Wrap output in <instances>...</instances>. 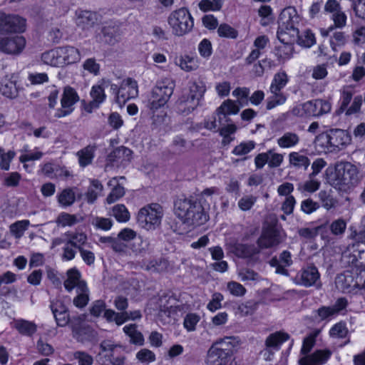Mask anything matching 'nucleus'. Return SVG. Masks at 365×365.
<instances>
[{
	"label": "nucleus",
	"mask_w": 365,
	"mask_h": 365,
	"mask_svg": "<svg viewBox=\"0 0 365 365\" xmlns=\"http://www.w3.org/2000/svg\"><path fill=\"white\" fill-rule=\"evenodd\" d=\"M25 20L16 15L0 13V52L9 55H19L26 46L22 36L14 35L24 32Z\"/></svg>",
	"instance_id": "nucleus-1"
},
{
	"label": "nucleus",
	"mask_w": 365,
	"mask_h": 365,
	"mask_svg": "<svg viewBox=\"0 0 365 365\" xmlns=\"http://www.w3.org/2000/svg\"><path fill=\"white\" fill-rule=\"evenodd\" d=\"M359 170L349 162L337 163L334 168H327L326 179L327 182L340 191H345L356 186L360 181Z\"/></svg>",
	"instance_id": "nucleus-2"
},
{
	"label": "nucleus",
	"mask_w": 365,
	"mask_h": 365,
	"mask_svg": "<svg viewBox=\"0 0 365 365\" xmlns=\"http://www.w3.org/2000/svg\"><path fill=\"white\" fill-rule=\"evenodd\" d=\"M299 16L293 7L283 9L278 19L277 38L283 43H292L299 37Z\"/></svg>",
	"instance_id": "nucleus-3"
},
{
	"label": "nucleus",
	"mask_w": 365,
	"mask_h": 365,
	"mask_svg": "<svg viewBox=\"0 0 365 365\" xmlns=\"http://www.w3.org/2000/svg\"><path fill=\"white\" fill-rule=\"evenodd\" d=\"M232 340V337H225L212 345L207 351L208 365H235Z\"/></svg>",
	"instance_id": "nucleus-4"
},
{
	"label": "nucleus",
	"mask_w": 365,
	"mask_h": 365,
	"mask_svg": "<svg viewBox=\"0 0 365 365\" xmlns=\"http://www.w3.org/2000/svg\"><path fill=\"white\" fill-rule=\"evenodd\" d=\"M168 22L173 34L177 36L189 33L194 26L193 18L185 7L172 11L168 18Z\"/></svg>",
	"instance_id": "nucleus-5"
},
{
	"label": "nucleus",
	"mask_w": 365,
	"mask_h": 365,
	"mask_svg": "<svg viewBox=\"0 0 365 365\" xmlns=\"http://www.w3.org/2000/svg\"><path fill=\"white\" fill-rule=\"evenodd\" d=\"M162 217V207L158 203H154L141 208L137 219L140 227L147 230H151L160 225Z\"/></svg>",
	"instance_id": "nucleus-6"
},
{
	"label": "nucleus",
	"mask_w": 365,
	"mask_h": 365,
	"mask_svg": "<svg viewBox=\"0 0 365 365\" xmlns=\"http://www.w3.org/2000/svg\"><path fill=\"white\" fill-rule=\"evenodd\" d=\"M289 339V335L282 331L270 334L264 341V348L260 354L266 361H271L276 351L279 350L282 344Z\"/></svg>",
	"instance_id": "nucleus-7"
},
{
	"label": "nucleus",
	"mask_w": 365,
	"mask_h": 365,
	"mask_svg": "<svg viewBox=\"0 0 365 365\" xmlns=\"http://www.w3.org/2000/svg\"><path fill=\"white\" fill-rule=\"evenodd\" d=\"M334 149H341L351 143V138L349 133L341 129H331L318 136Z\"/></svg>",
	"instance_id": "nucleus-8"
},
{
	"label": "nucleus",
	"mask_w": 365,
	"mask_h": 365,
	"mask_svg": "<svg viewBox=\"0 0 365 365\" xmlns=\"http://www.w3.org/2000/svg\"><path fill=\"white\" fill-rule=\"evenodd\" d=\"M79 101V96L74 88L68 86L64 87L61 98V107L57 109L55 117L60 118L71 114L73 110V106Z\"/></svg>",
	"instance_id": "nucleus-9"
},
{
	"label": "nucleus",
	"mask_w": 365,
	"mask_h": 365,
	"mask_svg": "<svg viewBox=\"0 0 365 365\" xmlns=\"http://www.w3.org/2000/svg\"><path fill=\"white\" fill-rule=\"evenodd\" d=\"M228 252L235 255L237 257L245 259H253L259 255V248L252 244H243L237 240H231L226 245Z\"/></svg>",
	"instance_id": "nucleus-10"
},
{
	"label": "nucleus",
	"mask_w": 365,
	"mask_h": 365,
	"mask_svg": "<svg viewBox=\"0 0 365 365\" xmlns=\"http://www.w3.org/2000/svg\"><path fill=\"white\" fill-rule=\"evenodd\" d=\"M283 236L280 232L273 226L264 229L260 237L257 240V246L262 250L271 248L280 244L283 241Z\"/></svg>",
	"instance_id": "nucleus-11"
},
{
	"label": "nucleus",
	"mask_w": 365,
	"mask_h": 365,
	"mask_svg": "<svg viewBox=\"0 0 365 365\" xmlns=\"http://www.w3.org/2000/svg\"><path fill=\"white\" fill-rule=\"evenodd\" d=\"M332 352L327 349H317L313 353L303 354L299 359V365H324L331 357Z\"/></svg>",
	"instance_id": "nucleus-12"
},
{
	"label": "nucleus",
	"mask_w": 365,
	"mask_h": 365,
	"mask_svg": "<svg viewBox=\"0 0 365 365\" xmlns=\"http://www.w3.org/2000/svg\"><path fill=\"white\" fill-rule=\"evenodd\" d=\"M197 202V200L190 197H179L174 202L175 215L185 223L187 216L190 215L191 208Z\"/></svg>",
	"instance_id": "nucleus-13"
},
{
	"label": "nucleus",
	"mask_w": 365,
	"mask_h": 365,
	"mask_svg": "<svg viewBox=\"0 0 365 365\" xmlns=\"http://www.w3.org/2000/svg\"><path fill=\"white\" fill-rule=\"evenodd\" d=\"M319 273L314 266H309L303 269L294 279L297 284L303 285L306 287L314 285L319 279Z\"/></svg>",
	"instance_id": "nucleus-14"
},
{
	"label": "nucleus",
	"mask_w": 365,
	"mask_h": 365,
	"mask_svg": "<svg viewBox=\"0 0 365 365\" xmlns=\"http://www.w3.org/2000/svg\"><path fill=\"white\" fill-rule=\"evenodd\" d=\"M67 279L64 282V287L68 292H71L76 287L77 292H88L86 282L81 280V273L75 268L67 271Z\"/></svg>",
	"instance_id": "nucleus-15"
},
{
	"label": "nucleus",
	"mask_w": 365,
	"mask_h": 365,
	"mask_svg": "<svg viewBox=\"0 0 365 365\" xmlns=\"http://www.w3.org/2000/svg\"><path fill=\"white\" fill-rule=\"evenodd\" d=\"M132 154L133 151L130 149L125 146L118 147L108 155L106 166L109 165L113 166L115 163L118 165L130 162Z\"/></svg>",
	"instance_id": "nucleus-16"
},
{
	"label": "nucleus",
	"mask_w": 365,
	"mask_h": 365,
	"mask_svg": "<svg viewBox=\"0 0 365 365\" xmlns=\"http://www.w3.org/2000/svg\"><path fill=\"white\" fill-rule=\"evenodd\" d=\"M308 116L319 117L330 112L331 104L322 99H316L306 102Z\"/></svg>",
	"instance_id": "nucleus-17"
},
{
	"label": "nucleus",
	"mask_w": 365,
	"mask_h": 365,
	"mask_svg": "<svg viewBox=\"0 0 365 365\" xmlns=\"http://www.w3.org/2000/svg\"><path fill=\"white\" fill-rule=\"evenodd\" d=\"M190 215L187 216L185 223L190 225H201L205 223L208 220V215L205 211L204 207L200 202H197L191 208Z\"/></svg>",
	"instance_id": "nucleus-18"
},
{
	"label": "nucleus",
	"mask_w": 365,
	"mask_h": 365,
	"mask_svg": "<svg viewBox=\"0 0 365 365\" xmlns=\"http://www.w3.org/2000/svg\"><path fill=\"white\" fill-rule=\"evenodd\" d=\"M200 102L195 97L185 93L179 98L177 102L178 113L183 115H187L200 106Z\"/></svg>",
	"instance_id": "nucleus-19"
},
{
	"label": "nucleus",
	"mask_w": 365,
	"mask_h": 365,
	"mask_svg": "<svg viewBox=\"0 0 365 365\" xmlns=\"http://www.w3.org/2000/svg\"><path fill=\"white\" fill-rule=\"evenodd\" d=\"M239 110V106L235 101L230 99L225 101L216 110L219 125L222 124L223 120L228 122L230 119L227 116L231 114H237Z\"/></svg>",
	"instance_id": "nucleus-20"
},
{
	"label": "nucleus",
	"mask_w": 365,
	"mask_h": 365,
	"mask_svg": "<svg viewBox=\"0 0 365 365\" xmlns=\"http://www.w3.org/2000/svg\"><path fill=\"white\" fill-rule=\"evenodd\" d=\"M19 87L16 81L8 78H3L0 82V93L4 97L14 99L19 96Z\"/></svg>",
	"instance_id": "nucleus-21"
},
{
	"label": "nucleus",
	"mask_w": 365,
	"mask_h": 365,
	"mask_svg": "<svg viewBox=\"0 0 365 365\" xmlns=\"http://www.w3.org/2000/svg\"><path fill=\"white\" fill-rule=\"evenodd\" d=\"M109 84V81L103 80L101 85L93 86L91 95L93 100L90 103L91 108H98L99 104L104 101L106 97L104 89L106 87H108Z\"/></svg>",
	"instance_id": "nucleus-22"
},
{
	"label": "nucleus",
	"mask_w": 365,
	"mask_h": 365,
	"mask_svg": "<svg viewBox=\"0 0 365 365\" xmlns=\"http://www.w3.org/2000/svg\"><path fill=\"white\" fill-rule=\"evenodd\" d=\"M59 52L63 61V66L73 63L80 60L79 51L75 47H59Z\"/></svg>",
	"instance_id": "nucleus-23"
},
{
	"label": "nucleus",
	"mask_w": 365,
	"mask_h": 365,
	"mask_svg": "<svg viewBox=\"0 0 365 365\" xmlns=\"http://www.w3.org/2000/svg\"><path fill=\"white\" fill-rule=\"evenodd\" d=\"M41 60L45 64L51 66H63V61L60 55L59 48L43 53Z\"/></svg>",
	"instance_id": "nucleus-24"
},
{
	"label": "nucleus",
	"mask_w": 365,
	"mask_h": 365,
	"mask_svg": "<svg viewBox=\"0 0 365 365\" xmlns=\"http://www.w3.org/2000/svg\"><path fill=\"white\" fill-rule=\"evenodd\" d=\"M97 19L96 13L90 11H83L78 14L77 25L81 26L83 29H88L93 26Z\"/></svg>",
	"instance_id": "nucleus-25"
},
{
	"label": "nucleus",
	"mask_w": 365,
	"mask_h": 365,
	"mask_svg": "<svg viewBox=\"0 0 365 365\" xmlns=\"http://www.w3.org/2000/svg\"><path fill=\"white\" fill-rule=\"evenodd\" d=\"M56 323L59 327L66 326L69 322V314L66 307L60 303L51 307Z\"/></svg>",
	"instance_id": "nucleus-26"
},
{
	"label": "nucleus",
	"mask_w": 365,
	"mask_h": 365,
	"mask_svg": "<svg viewBox=\"0 0 365 365\" xmlns=\"http://www.w3.org/2000/svg\"><path fill=\"white\" fill-rule=\"evenodd\" d=\"M156 86L158 88V89H160L161 100H160V103L166 104V103L168 101L170 96L173 93V91L175 88L174 82L168 80L159 83Z\"/></svg>",
	"instance_id": "nucleus-27"
},
{
	"label": "nucleus",
	"mask_w": 365,
	"mask_h": 365,
	"mask_svg": "<svg viewBox=\"0 0 365 365\" xmlns=\"http://www.w3.org/2000/svg\"><path fill=\"white\" fill-rule=\"evenodd\" d=\"M175 63L180 66L182 70L186 72L195 71L199 66L197 60L189 56H180L176 58Z\"/></svg>",
	"instance_id": "nucleus-28"
},
{
	"label": "nucleus",
	"mask_w": 365,
	"mask_h": 365,
	"mask_svg": "<svg viewBox=\"0 0 365 365\" xmlns=\"http://www.w3.org/2000/svg\"><path fill=\"white\" fill-rule=\"evenodd\" d=\"M77 187H68L63 189L58 196V202L60 205L67 207L73 204L76 200V192Z\"/></svg>",
	"instance_id": "nucleus-29"
},
{
	"label": "nucleus",
	"mask_w": 365,
	"mask_h": 365,
	"mask_svg": "<svg viewBox=\"0 0 365 365\" xmlns=\"http://www.w3.org/2000/svg\"><path fill=\"white\" fill-rule=\"evenodd\" d=\"M299 142V137L295 133L287 132L278 138L277 144L280 148H289L297 145Z\"/></svg>",
	"instance_id": "nucleus-30"
},
{
	"label": "nucleus",
	"mask_w": 365,
	"mask_h": 365,
	"mask_svg": "<svg viewBox=\"0 0 365 365\" xmlns=\"http://www.w3.org/2000/svg\"><path fill=\"white\" fill-rule=\"evenodd\" d=\"M15 328L21 334L26 336H32L37 330V326L34 322L24 319L16 321Z\"/></svg>",
	"instance_id": "nucleus-31"
},
{
	"label": "nucleus",
	"mask_w": 365,
	"mask_h": 365,
	"mask_svg": "<svg viewBox=\"0 0 365 365\" xmlns=\"http://www.w3.org/2000/svg\"><path fill=\"white\" fill-rule=\"evenodd\" d=\"M318 195L322 206L327 210L335 208L338 205V200L333 197L331 190H321Z\"/></svg>",
	"instance_id": "nucleus-32"
},
{
	"label": "nucleus",
	"mask_w": 365,
	"mask_h": 365,
	"mask_svg": "<svg viewBox=\"0 0 365 365\" xmlns=\"http://www.w3.org/2000/svg\"><path fill=\"white\" fill-rule=\"evenodd\" d=\"M102 32L106 41L110 44L113 45L120 39L121 31L118 27L105 26Z\"/></svg>",
	"instance_id": "nucleus-33"
},
{
	"label": "nucleus",
	"mask_w": 365,
	"mask_h": 365,
	"mask_svg": "<svg viewBox=\"0 0 365 365\" xmlns=\"http://www.w3.org/2000/svg\"><path fill=\"white\" fill-rule=\"evenodd\" d=\"M135 324H129L123 328L124 332L130 338V342L134 344L142 345L144 341L143 334L137 330Z\"/></svg>",
	"instance_id": "nucleus-34"
},
{
	"label": "nucleus",
	"mask_w": 365,
	"mask_h": 365,
	"mask_svg": "<svg viewBox=\"0 0 365 365\" xmlns=\"http://www.w3.org/2000/svg\"><path fill=\"white\" fill-rule=\"evenodd\" d=\"M287 81L288 77L285 72L276 73L270 86V92H281V90L286 86Z\"/></svg>",
	"instance_id": "nucleus-35"
},
{
	"label": "nucleus",
	"mask_w": 365,
	"mask_h": 365,
	"mask_svg": "<svg viewBox=\"0 0 365 365\" xmlns=\"http://www.w3.org/2000/svg\"><path fill=\"white\" fill-rule=\"evenodd\" d=\"M289 163L297 168L303 167L305 170L310 165L309 159L297 152H292L289 155Z\"/></svg>",
	"instance_id": "nucleus-36"
},
{
	"label": "nucleus",
	"mask_w": 365,
	"mask_h": 365,
	"mask_svg": "<svg viewBox=\"0 0 365 365\" xmlns=\"http://www.w3.org/2000/svg\"><path fill=\"white\" fill-rule=\"evenodd\" d=\"M320 331V329H315L304 339L300 351L301 354H310L311 350L315 344L316 338L319 334Z\"/></svg>",
	"instance_id": "nucleus-37"
},
{
	"label": "nucleus",
	"mask_w": 365,
	"mask_h": 365,
	"mask_svg": "<svg viewBox=\"0 0 365 365\" xmlns=\"http://www.w3.org/2000/svg\"><path fill=\"white\" fill-rule=\"evenodd\" d=\"M354 283L353 277L350 274L339 275L336 279L337 287L343 292H349L351 288L356 287V286H354Z\"/></svg>",
	"instance_id": "nucleus-38"
},
{
	"label": "nucleus",
	"mask_w": 365,
	"mask_h": 365,
	"mask_svg": "<svg viewBox=\"0 0 365 365\" xmlns=\"http://www.w3.org/2000/svg\"><path fill=\"white\" fill-rule=\"evenodd\" d=\"M103 187L99 180H93L86 194L88 202L93 203L97 199L98 193L103 190Z\"/></svg>",
	"instance_id": "nucleus-39"
},
{
	"label": "nucleus",
	"mask_w": 365,
	"mask_h": 365,
	"mask_svg": "<svg viewBox=\"0 0 365 365\" xmlns=\"http://www.w3.org/2000/svg\"><path fill=\"white\" fill-rule=\"evenodd\" d=\"M206 91L205 86L202 82H192L190 83L188 95L195 97V99L200 101L203 98Z\"/></svg>",
	"instance_id": "nucleus-40"
},
{
	"label": "nucleus",
	"mask_w": 365,
	"mask_h": 365,
	"mask_svg": "<svg viewBox=\"0 0 365 365\" xmlns=\"http://www.w3.org/2000/svg\"><path fill=\"white\" fill-rule=\"evenodd\" d=\"M346 222L343 218L334 220L329 225V230L334 236H341L346 231Z\"/></svg>",
	"instance_id": "nucleus-41"
},
{
	"label": "nucleus",
	"mask_w": 365,
	"mask_h": 365,
	"mask_svg": "<svg viewBox=\"0 0 365 365\" xmlns=\"http://www.w3.org/2000/svg\"><path fill=\"white\" fill-rule=\"evenodd\" d=\"M112 215L118 222H127L130 218V214L124 205L118 204L112 209Z\"/></svg>",
	"instance_id": "nucleus-42"
},
{
	"label": "nucleus",
	"mask_w": 365,
	"mask_h": 365,
	"mask_svg": "<svg viewBox=\"0 0 365 365\" xmlns=\"http://www.w3.org/2000/svg\"><path fill=\"white\" fill-rule=\"evenodd\" d=\"M272 96L267 98V109L271 110L277 106L282 105L286 101V97L282 92L272 93Z\"/></svg>",
	"instance_id": "nucleus-43"
},
{
	"label": "nucleus",
	"mask_w": 365,
	"mask_h": 365,
	"mask_svg": "<svg viewBox=\"0 0 365 365\" xmlns=\"http://www.w3.org/2000/svg\"><path fill=\"white\" fill-rule=\"evenodd\" d=\"M125 359L124 356H115L114 353H110V354L104 356L99 354L98 356V361L102 364H106V361H109L112 365H123Z\"/></svg>",
	"instance_id": "nucleus-44"
},
{
	"label": "nucleus",
	"mask_w": 365,
	"mask_h": 365,
	"mask_svg": "<svg viewBox=\"0 0 365 365\" xmlns=\"http://www.w3.org/2000/svg\"><path fill=\"white\" fill-rule=\"evenodd\" d=\"M29 225V222L28 220L18 221L10 225V232L16 237V238L19 239L22 237Z\"/></svg>",
	"instance_id": "nucleus-45"
},
{
	"label": "nucleus",
	"mask_w": 365,
	"mask_h": 365,
	"mask_svg": "<svg viewBox=\"0 0 365 365\" xmlns=\"http://www.w3.org/2000/svg\"><path fill=\"white\" fill-rule=\"evenodd\" d=\"M295 41L299 45L307 48L311 47L316 42L314 34L310 30H306L302 36L299 35Z\"/></svg>",
	"instance_id": "nucleus-46"
},
{
	"label": "nucleus",
	"mask_w": 365,
	"mask_h": 365,
	"mask_svg": "<svg viewBox=\"0 0 365 365\" xmlns=\"http://www.w3.org/2000/svg\"><path fill=\"white\" fill-rule=\"evenodd\" d=\"M315 320L324 321L329 320L331 317L336 315L334 309L329 307L322 306L316 310Z\"/></svg>",
	"instance_id": "nucleus-47"
},
{
	"label": "nucleus",
	"mask_w": 365,
	"mask_h": 365,
	"mask_svg": "<svg viewBox=\"0 0 365 365\" xmlns=\"http://www.w3.org/2000/svg\"><path fill=\"white\" fill-rule=\"evenodd\" d=\"M68 236H69V239L67 242L75 248L78 249V250H80V248H82L81 246L84 245L87 240V237L83 233L68 234Z\"/></svg>",
	"instance_id": "nucleus-48"
},
{
	"label": "nucleus",
	"mask_w": 365,
	"mask_h": 365,
	"mask_svg": "<svg viewBox=\"0 0 365 365\" xmlns=\"http://www.w3.org/2000/svg\"><path fill=\"white\" fill-rule=\"evenodd\" d=\"M149 247V242L143 240L141 237H135V242L133 243L131 249L135 255L145 252Z\"/></svg>",
	"instance_id": "nucleus-49"
},
{
	"label": "nucleus",
	"mask_w": 365,
	"mask_h": 365,
	"mask_svg": "<svg viewBox=\"0 0 365 365\" xmlns=\"http://www.w3.org/2000/svg\"><path fill=\"white\" fill-rule=\"evenodd\" d=\"M249 94L250 90L247 88H237L232 92V95L237 98V101L241 106L248 104Z\"/></svg>",
	"instance_id": "nucleus-50"
},
{
	"label": "nucleus",
	"mask_w": 365,
	"mask_h": 365,
	"mask_svg": "<svg viewBox=\"0 0 365 365\" xmlns=\"http://www.w3.org/2000/svg\"><path fill=\"white\" fill-rule=\"evenodd\" d=\"M217 33L221 37L236 38L237 36V31L227 24H220Z\"/></svg>",
	"instance_id": "nucleus-51"
},
{
	"label": "nucleus",
	"mask_w": 365,
	"mask_h": 365,
	"mask_svg": "<svg viewBox=\"0 0 365 365\" xmlns=\"http://www.w3.org/2000/svg\"><path fill=\"white\" fill-rule=\"evenodd\" d=\"M222 6V4H217L211 0H202L198 4L200 10L203 12L220 11Z\"/></svg>",
	"instance_id": "nucleus-52"
},
{
	"label": "nucleus",
	"mask_w": 365,
	"mask_h": 365,
	"mask_svg": "<svg viewBox=\"0 0 365 365\" xmlns=\"http://www.w3.org/2000/svg\"><path fill=\"white\" fill-rule=\"evenodd\" d=\"M77 219L76 215L63 212L60 214L56 220V223L63 227L72 226L76 224Z\"/></svg>",
	"instance_id": "nucleus-53"
},
{
	"label": "nucleus",
	"mask_w": 365,
	"mask_h": 365,
	"mask_svg": "<svg viewBox=\"0 0 365 365\" xmlns=\"http://www.w3.org/2000/svg\"><path fill=\"white\" fill-rule=\"evenodd\" d=\"M348 333V329L343 322L336 324L329 331V334L332 337L344 338Z\"/></svg>",
	"instance_id": "nucleus-54"
},
{
	"label": "nucleus",
	"mask_w": 365,
	"mask_h": 365,
	"mask_svg": "<svg viewBox=\"0 0 365 365\" xmlns=\"http://www.w3.org/2000/svg\"><path fill=\"white\" fill-rule=\"evenodd\" d=\"M123 84L125 86L128 96L130 98H135L138 96V90L137 82L135 81L128 78L123 81Z\"/></svg>",
	"instance_id": "nucleus-55"
},
{
	"label": "nucleus",
	"mask_w": 365,
	"mask_h": 365,
	"mask_svg": "<svg viewBox=\"0 0 365 365\" xmlns=\"http://www.w3.org/2000/svg\"><path fill=\"white\" fill-rule=\"evenodd\" d=\"M255 145V144L253 141L242 143L234 148L232 153L236 155H243L254 149Z\"/></svg>",
	"instance_id": "nucleus-56"
},
{
	"label": "nucleus",
	"mask_w": 365,
	"mask_h": 365,
	"mask_svg": "<svg viewBox=\"0 0 365 365\" xmlns=\"http://www.w3.org/2000/svg\"><path fill=\"white\" fill-rule=\"evenodd\" d=\"M160 95V89H158V88L155 86L152 91L151 98L150 99V109L157 110L165 105L160 103V100H161Z\"/></svg>",
	"instance_id": "nucleus-57"
},
{
	"label": "nucleus",
	"mask_w": 365,
	"mask_h": 365,
	"mask_svg": "<svg viewBox=\"0 0 365 365\" xmlns=\"http://www.w3.org/2000/svg\"><path fill=\"white\" fill-rule=\"evenodd\" d=\"M257 201V197L252 195L242 197L238 202L239 207L243 211L250 210Z\"/></svg>",
	"instance_id": "nucleus-58"
},
{
	"label": "nucleus",
	"mask_w": 365,
	"mask_h": 365,
	"mask_svg": "<svg viewBox=\"0 0 365 365\" xmlns=\"http://www.w3.org/2000/svg\"><path fill=\"white\" fill-rule=\"evenodd\" d=\"M124 194V187L118 185L111 190L110 193L106 198V201L108 204H111L123 197Z\"/></svg>",
	"instance_id": "nucleus-59"
},
{
	"label": "nucleus",
	"mask_w": 365,
	"mask_h": 365,
	"mask_svg": "<svg viewBox=\"0 0 365 365\" xmlns=\"http://www.w3.org/2000/svg\"><path fill=\"white\" fill-rule=\"evenodd\" d=\"M199 320L200 317L196 314H188L184 319V327L189 331H194Z\"/></svg>",
	"instance_id": "nucleus-60"
},
{
	"label": "nucleus",
	"mask_w": 365,
	"mask_h": 365,
	"mask_svg": "<svg viewBox=\"0 0 365 365\" xmlns=\"http://www.w3.org/2000/svg\"><path fill=\"white\" fill-rule=\"evenodd\" d=\"M79 155V163L81 166L85 167L90 164L93 158L91 150L88 148L82 150L78 153Z\"/></svg>",
	"instance_id": "nucleus-61"
},
{
	"label": "nucleus",
	"mask_w": 365,
	"mask_h": 365,
	"mask_svg": "<svg viewBox=\"0 0 365 365\" xmlns=\"http://www.w3.org/2000/svg\"><path fill=\"white\" fill-rule=\"evenodd\" d=\"M15 156V152L12 150H9L6 153H4V150L1 151V154L0 155L1 162H0V168L2 170H8L9 169V164L11 160Z\"/></svg>",
	"instance_id": "nucleus-62"
},
{
	"label": "nucleus",
	"mask_w": 365,
	"mask_h": 365,
	"mask_svg": "<svg viewBox=\"0 0 365 365\" xmlns=\"http://www.w3.org/2000/svg\"><path fill=\"white\" fill-rule=\"evenodd\" d=\"M319 207V205L312 199H307L302 202V210L306 214H311Z\"/></svg>",
	"instance_id": "nucleus-63"
},
{
	"label": "nucleus",
	"mask_w": 365,
	"mask_h": 365,
	"mask_svg": "<svg viewBox=\"0 0 365 365\" xmlns=\"http://www.w3.org/2000/svg\"><path fill=\"white\" fill-rule=\"evenodd\" d=\"M227 289L232 295L239 297L245 294L246 289L240 283L230 282L227 284Z\"/></svg>",
	"instance_id": "nucleus-64"
}]
</instances>
